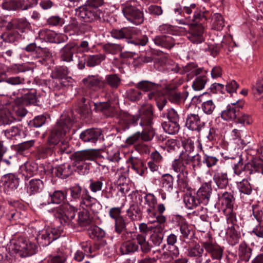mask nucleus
Returning <instances> with one entry per match:
<instances>
[{"mask_svg":"<svg viewBox=\"0 0 263 263\" xmlns=\"http://www.w3.org/2000/svg\"><path fill=\"white\" fill-rule=\"evenodd\" d=\"M60 212L58 214L59 220L62 224L74 228L77 224L86 226L93 221L92 217L87 209H83L78 213V219H74L77 208L68 203L64 202L59 206Z\"/></svg>","mask_w":263,"mask_h":263,"instance_id":"obj_1","label":"nucleus"},{"mask_svg":"<svg viewBox=\"0 0 263 263\" xmlns=\"http://www.w3.org/2000/svg\"><path fill=\"white\" fill-rule=\"evenodd\" d=\"M75 121L73 112H64L61 117L53 129L51 131L48 141L50 144L54 145L69 131Z\"/></svg>","mask_w":263,"mask_h":263,"instance_id":"obj_2","label":"nucleus"},{"mask_svg":"<svg viewBox=\"0 0 263 263\" xmlns=\"http://www.w3.org/2000/svg\"><path fill=\"white\" fill-rule=\"evenodd\" d=\"M141 118L140 124L143 127V130L140 133V138L144 141H151L154 136L155 133L151 127L153 119L152 106L149 104L142 105L139 109Z\"/></svg>","mask_w":263,"mask_h":263,"instance_id":"obj_3","label":"nucleus"},{"mask_svg":"<svg viewBox=\"0 0 263 263\" xmlns=\"http://www.w3.org/2000/svg\"><path fill=\"white\" fill-rule=\"evenodd\" d=\"M133 2L129 1L122 4V12L128 22L139 25L144 22V13L135 5L133 4Z\"/></svg>","mask_w":263,"mask_h":263,"instance_id":"obj_4","label":"nucleus"},{"mask_svg":"<svg viewBox=\"0 0 263 263\" xmlns=\"http://www.w3.org/2000/svg\"><path fill=\"white\" fill-rule=\"evenodd\" d=\"M172 167L174 172L178 174L177 183L180 189L183 192L189 191L190 187L189 185L187 167L178 158L173 161Z\"/></svg>","mask_w":263,"mask_h":263,"instance_id":"obj_5","label":"nucleus"},{"mask_svg":"<svg viewBox=\"0 0 263 263\" xmlns=\"http://www.w3.org/2000/svg\"><path fill=\"white\" fill-rule=\"evenodd\" d=\"M99 156V151L96 149H88L75 153L74 165L78 169L83 167L86 170L88 167L85 161H95Z\"/></svg>","mask_w":263,"mask_h":263,"instance_id":"obj_6","label":"nucleus"},{"mask_svg":"<svg viewBox=\"0 0 263 263\" xmlns=\"http://www.w3.org/2000/svg\"><path fill=\"white\" fill-rule=\"evenodd\" d=\"M185 71L190 72L187 76L191 74L196 76L192 84V87L195 90H201L204 87L208 79L206 73L202 68H197L193 64H189L186 66Z\"/></svg>","mask_w":263,"mask_h":263,"instance_id":"obj_7","label":"nucleus"},{"mask_svg":"<svg viewBox=\"0 0 263 263\" xmlns=\"http://www.w3.org/2000/svg\"><path fill=\"white\" fill-rule=\"evenodd\" d=\"M76 12V14L85 22L101 21L104 14L101 10L87 5L78 7Z\"/></svg>","mask_w":263,"mask_h":263,"instance_id":"obj_8","label":"nucleus"},{"mask_svg":"<svg viewBox=\"0 0 263 263\" xmlns=\"http://www.w3.org/2000/svg\"><path fill=\"white\" fill-rule=\"evenodd\" d=\"M49 171L46 170L43 164L37 165L35 162H26L20 167V170L23 175L26 177H30L36 174L39 171L41 175L49 174L52 172L53 168L51 166H47Z\"/></svg>","mask_w":263,"mask_h":263,"instance_id":"obj_9","label":"nucleus"},{"mask_svg":"<svg viewBox=\"0 0 263 263\" xmlns=\"http://www.w3.org/2000/svg\"><path fill=\"white\" fill-rule=\"evenodd\" d=\"M60 235V231L55 228L45 229L39 232L36 240L39 244L46 247L58 239Z\"/></svg>","mask_w":263,"mask_h":263,"instance_id":"obj_10","label":"nucleus"},{"mask_svg":"<svg viewBox=\"0 0 263 263\" xmlns=\"http://www.w3.org/2000/svg\"><path fill=\"white\" fill-rule=\"evenodd\" d=\"M189 28L187 35L189 40L194 44H199L204 41L203 33L204 27L201 23H189Z\"/></svg>","mask_w":263,"mask_h":263,"instance_id":"obj_11","label":"nucleus"},{"mask_svg":"<svg viewBox=\"0 0 263 263\" xmlns=\"http://www.w3.org/2000/svg\"><path fill=\"white\" fill-rule=\"evenodd\" d=\"M78 58V67L80 69H83L85 67L86 63L89 67H93L100 64L105 59V55L100 53L86 57L85 55L81 54V56L79 55Z\"/></svg>","mask_w":263,"mask_h":263,"instance_id":"obj_12","label":"nucleus"},{"mask_svg":"<svg viewBox=\"0 0 263 263\" xmlns=\"http://www.w3.org/2000/svg\"><path fill=\"white\" fill-rule=\"evenodd\" d=\"M117 118L118 120V123L124 130L128 129L130 125L137 124L139 120L138 116L123 111H120L117 114Z\"/></svg>","mask_w":263,"mask_h":263,"instance_id":"obj_13","label":"nucleus"},{"mask_svg":"<svg viewBox=\"0 0 263 263\" xmlns=\"http://www.w3.org/2000/svg\"><path fill=\"white\" fill-rule=\"evenodd\" d=\"M205 125V122L196 114H189L186 118L185 126L192 130L200 132Z\"/></svg>","mask_w":263,"mask_h":263,"instance_id":"obj_14","label":"nucleus"},{"mask_svg":"<svg viewBox=\"0 0 263 263\" xmlns=\"http://www.w3.org/2000/svg\"><path fill=\"white\" fill-rule=\"evenodd\" d=\"M243 105L242 102H237L228 105L227 108L221 112V118L226 121L236 120L239 110L242 107Z\"/></svg>","mask_w":263,"mask_h":263,"instance_id":"obj_15","label":"nucleus"},{"mask_svg":"<svg viewBox=\"0 0 263 263\" xmlns=\"http://www.w3.org/2000/svg\"><path fill=\"white\" fill-rule=\"evenodd\" d=\"M179 159L186 167L187 165L191 164L194 170L199 168L201 165V156L199 154L192 156L187 153L182 152L180 153Z\"/></svg>","mask_w":263,"mask_h":263,"instance_id":"obj_16","label":"nucleus"},{"mask_svg":"<svg viewBox=\"0 0 263 263\" xmlns=\"http://www.w3.org/2000/svg\"><path fill=\"white\" fill-rule=\"evenodd\" d=\"M2 182L5 192L9 193L18 187L19 179L13 174H8L3 177Z\"/></svg>","mask_w":263,"mask_h":263,"instance_id":"obj_17","label":"nucleus"},{"mask_svg":"<svg viewBox=\"0 0 263 263\" xmlns=\"http://www.w3.org/2000/svg\"><path fill=\"white\" fill-rule=\"evenodd\" d=\"M202 245L206 251L210 254L213 259L219 260L221 258L223 250L220 246L210 240L202 242Z\"/></svg>","mask_w":263,"mask_h":263,"instance_id":"obj_18","label":"nucleus"},{"mask_svg":"<svg viewBox=\"0 0 263 263\" xmlns=\"http://www.w3.org/2000/svg\"><path fill=\"white\" fill-rule=\"evenodd\" d=\"M101 135L100 129L98 128H89L84 130L80 134V138L84 142L96 143Z\"/></svg>","mask_w":263,"mask_h":263,"instance_id":"obj_19","label":"nucleus"},{"mask_svg":"<svg viewBox=\"0 0 263 263\" xmlns=\"http://www.w3.org/2000/svg\"><path fill=\"white\" fill-rule=\"evenodd\" d=\"M83 82L87 88L103 89L105 86V81L98 75H89L83 80Z\"/></svg>","mask_w":263,"mask_h":263,"instance_id":"obj_20","label":"nucleus"},{"mask_svg":"<svg viewBox=\"0 0 263 263\" xmlns=\"http://www.w3.org/2000/svg\"><path fill=\"white\" fill-rule=\"evenodd\" d=\"M153 41L156 45L167 49H171L175 44L174 39L170 35H157L153 39Z\"/></svg>","mask_w":263,"mask_h":263,"instance_id":"obj_21","label":"nucleus"},{"mask_svg":"<svg viewBox=\"0 0 263 263\" xmlns=\"http://www.w3.org/2000/svg\"><path fill=\"white\" fill-rule=\"evenodd\" d=\"M94 106L96 111L102 112L106 117H113L115 115V108L108 102L95 103Z\"/></svg>","mask_w":263,"mask_h":263,"instance_id":"obj_22","label":"nucleus"},{"mask_svg":"<svg viewBox=\"0 0 263 263\" xmlns=\"http://www.w3.org/2000/svg\"><path fill=\"white\" fill-rule=\"evenodd\" d=\"M76 50L74 43H69L63 47L60 51L61 61L65 62H70L73 61V55Z\"/></svg>","mask_w":263,"mask_h":263,"instance_id":"obj_23","label":"nucleus"},{"mask_svg":"<svg viewBox=\"0 0 263 263\" xmlns=\"http://www.w3.org/2000/svg\"><path fill=\"white\" fill-rule=\"evenodd\" d=\"M212 189L208 183L203 184L197 192V197L200 203L207 204L211 196Z\"/></svg>","mask_w":263,"mask_h":263,"instance_id":"obj_24","label":"nucleus"},{"mask_svg":"<svg viewBox=\"0 0 263 263\" xmlns=\"http://www.w3.org/2000/svg\"><path fill=\"white\" fill-rule=\"evenodd\" d=\"M3 82L5 83L2 85L1 90L3 92L7 93L11 89V87L8 84L12 85L23 84L25 83V79L20 76H14L9 78L6 77Z\"/></svg>","mask_w":263,"mask_h":263,"instance_id":"obj_25","label":"nucleus"},{"mask_svg":"<svg viewBox=\"0 0 263 263\" xmlns=\"http://www.w3.org/2000/svg\"><path fill=\"white\" fill-rule=\"evenodd\" d=\"M134 30L130 27H123L121 29H113L110 31L111 36L116 39H132Z\"/></svg>","mask_w":263,"mask_h":263,"instance_id":"obj_26","label":"nucleus"},{"mask_svg":"<svg viewBox=\"0 0 263 263\" xmlns=\"http://www.w3.org/2000/svg\"><path fill=\"white\" fill-rule=\"evenodd\" d=\"M247 172L249 175L255 173H263V161L259 159H254L246 163Z\"/></svg>","mask_w":263,"mask_h":263,"instance_id":"obj_27","label":"nucleus"},{"mask_svg":"<svg viewBox=\"0 0 263 263\" xmlns=\"http://www.w3.org/2000/svg\"><path fill=\"white\" fill-rule=\"evenodd\" d=\"M26 246L25 239L20 237L11 243L9 250L12 253L18 254L20 256L23 257L22 253H24Z\"/></svg>","mask_w":263,"mask_h":263,"instance_id":"obj_28","label":"nucleus"},{"mask_svg":"<svg viewBox=\"0 0 263 263\" xmlns=\"http://www.w3.org/2000/svg\"><path fill=\"white\" fill-rule=\"evenodd\" d=\"M14 121H20L12 111L7 108L0 109V123L4 125L12 123Z\"/></svg>","mask_w":263,"mask_h":263,"instance_id":"obj_29","label":"nucleus"},{"mask_svg":"<svg viewBox=\"0 0 263 263\" xmlns=\"http://www.w3.org/2000/svg\"><path fill=\"white\" fill-rule=\"evenodd\" d=\"M166 221V217L164 215H158L156 218L154 219H149V222L151 223H155L152 226V232L163 233L165 228V222Z\"/></svg>","mask_w":263,"mask_h":263,"instance_id":"obj_30","label":"nucleus"},{"mask_svg":"<svg viewBox=\"0 0 263 263\" xmlns=\"http://www.w3.org/2000/svg\"><path fill=\"white\" fill-rule=\"evenodd\" d=\"M55 174L60 178L64 179L71 175L73 170L71 165L68 163H64L57 166L55 168Z\"/></svg>","mask_w":263,"mask_h":263,"instance_id":"obj_31","label":"nucleus"},{"mask_svg":"<svg viewBox=\"0 0 263 263\" xmlns=\"http://www.w3.org/2000/svg\"><path fill=\"white\" fill-rule=\"evenodd\" d=\"M70 196L71 197V201L79 202L83 196L88 193L86 189L83 190L79 185H76L70 188Z\"/></svg>","mask_w":263,"mask_h":263,"instance_id":"obj_32","label":"nucleus"},{"mask_svg":"<svg viewBox=\"0 0 263 263\" xmlns=\"http://www.w3.org/2000/svg\"><path fill=\"white\" fill-rule=\"evenodd\" d=\"M44 188V183L40 179L31 180L27 187V192L29 195H34L42 191Z\"/></svg>","mask_w":263,"mask_h":263,"instance_id":"obj_33","label":"nucleus"},{"mask_svg":"<svg viewBox=\"0 0 263 263\" xmlns=\"http://www.w3.org/2000/svg\"><path fill=\"white\" fill-rule=\"evenodd\" d=\"M139 250L138 245L130 240L123 242L120 248V251L123 255L133 253Z\"/></svg>","mask_w":263,"mask_h":263,"instance_id":"obj_34","label":"nucleus"},{"mask_svg":"<svg viewBox=\"0 0 263 263\" xmlns=\"http://www.w3.org/2000/svg\"><path fill=\"white\" fill-rule=\"evenodd\" d=\"M213 180L219 189H225L228 185L229 180L226 173L215 172L213 176Z\"/></svg>","mask_w":263,"mask_h":263,"instance_id":"obj_35","label":"nucleus"},{"mask_svg":"<svg viewBox=\"0 0 263 263\" xmlns=\"http://www.w3.org/2000/svg\"><path fill=\"white\" fill-rule=\"evenodd\" d=\"M137 244L140 246L141 251L144 254L149 253L152 249V245L146 240L145 235H136Z\"/></svg>","mask_w":263,"mask_h":263,"instance_id":"obj_36","label":"nucleus"},{"mask_svg":"<svg viewBox=\"0 0 263 263\" xmlns=\"http://www.w3.org/2000/svg\"><path fill=\"white\" fill-rule=\"evenodd\" d=\"M68 73V69L66 66H57L52 70L51 77L52 79L66 80Z\"/></svg>","mask_w":263,"mask_h":263,"instance_id":"obj_37","label":"nucleus"},{"mask_svg":"<svg viewBox=\"0 0 263 263\" xmlns=\"http://www.w3.org/2000/svg\"><path fill=\"white\" fill-rule=\"evenodd\" d=\"M22 2L21 0H3L2 7L7 11H16L22 9Z\"/></svg>","mask_w":263,"mask_h":263,"instance_id":"obj_38","label":"nucleus"},{"mask_svg":"<svg viewBox=\"0 0 263 263\" xmlns=\"http://www.w3.org/2000/svg\"><path fill=\"white\" fill-rule=\"evenodd\" d=\"M219 199L222 204L226 206V209L233 208L234 198L233 195L228 192H224L218 194Z\"/></svg>","mask_w":263,"mask_h":263,"instance_id":"obj_39","label":"nucleus"},{"mask_svg":"<svg viewBox=\"0 0 263 263\" xmlns=\"http://www.w3.org/2000/svg\"><path fill=\"white\" fill-rule=\"evenodd\" d=\"M183 201L189 209H193L200 203L197 197L193 195L191 193H186L184 195Z\"/></svg>","mask_w":263,"mask_h":263,"instance_id":"obj_40","label":"nucleus"},{"mask_svg":"<svg viewBox=\"0 0 263 263\" xmlns=\"http://www.w3.org/2000/svg\"><path fill=\"white\" fill-rule=\"evenodd\" d=\"M66 197V193L64 191L57 190L52 194L49 195L50 201H48L47 204L50 203L55 204H61L63 203Z\"/></svg>","mask_w":263,"mask_h":263,"instance_id":"obj_41","label":"nucleus"},{"mask_svg":"<svg viewBox=\"0 0 263 263\" xmlns=\"http://www.w3.org/2000/svg\"><path fill=\"white\" fill-rule=\"evenodd\" d=\"M121 78L117 74H108L105 77V84H107L113 89L118 88L121 84Z\"/></svg>","mask_w":263,"mask_h":263,"instance_id":"obj_42","label":"nucleus"},{"mask_svg":"<svg viewBox=\"0 0 263 263\" xmlns=\"http://www.w3.org/2000/svg\"><path fill=\"white\" fill-rule=\"evenodd\" d=\"M161 182L164 191L171 193L173 190L174 178L172 175L168 174L163 175Z\"/></svg>","mask_w":263,"mask_h":263,"instance_id":"obj_43","label":"nucleus"},{"mask_svg":"<svg viewBox=\"0 0 263 263\" xmlns=\"http://www.w3.org/2000/svg\"><path fill=\"white\" fill-rule=\"evenodd\" d=\"M162 126L165 132L170 135L176 134L180 129L178 123L173 121L164 122Z\"/></svg>","mask_w":263,"mask_h":263,"instance_id":"obj_44","label":"nucleus"},{"mask_svg":"<svg viewBox=\"0 0 263 263\" xmlns=\"http://www.w3.org/2000/svg\"><path fill=\"white\" fill-rule=\"evenodd\" d=\"M46 37L51 43H60L65 42L67 40L66 35L61 33H57L54 31H49L46 33Z\"/></svg>","mask_w":263,"mask_h":263,"instance_id":"obj_45","label":"nucleus"},{"mask_svg":"<svg viewBox=\"0 0 263 263\" xmlns=\"http://www.w3.org/2000/svg\"><path fill=\"white\" fill-rule=\"evenodd\" d=\"M159 62L166 66V68L168 71H171L175 73L178 72L179 71L180 68L178 64L166 57L161 58L159 60Z\"/></svg>","mask_w":263,"mask_h":263,"instance_id":"obj_46","label":"nucleus"},{"mask_svg":"<svg viewBox=\"0 0 263 263\" xmlns=\"http://www.w3.org/2000/svg\"><path fill=\"white\" fill-rule=\"evenodd\" d=\"M36 101V91L35 90H31L22 97V103L24 105L34 104Z\"/></svg>","mask_w":263,"mask_h":263,"instance_id":"obj_47","label":"nucleus"},{"mask_svg":"<svg viewBox=\"0 0 263 263\" xmlns=\"http://www.w3.org/2000/svg\"><path fill=\"white\" fill-rule=\"evenodd\" d=\"M136 88L144 91H156L158 85L148 81H142L136 85Z\"/></svg>","mask_w":263,"mask_h":263,"instance_id":"obj_48","label":"nucleus"},{"mask_svg":"<svg viewBox=\"0 0 263 263\" xmlns=\"http://www.w3.org/2000/svg\"><path fill=\"white\" fill-rule=\"evenodd\" d=\"M238 253L239 258L249 260L251 256L252 250L245 242H242L239 245Z\"/></svg>","mask_w":263,"mask_h":263,"instance_id":"obj_49","label":"nucleus"},{"mask_svg":"<svg viewBox=\"0 0 263 263\" xmlns=\"http://www.w3.org/2000/svg\"><path fill=\"white\" fill-rule=\"evenodd\" d=\"M212 28L217 30H221L224 26V21L220 13H215L212 16Z\"/></svg>","mask_w":263,"mask_h":263,"instance_id":"obj_50","label":"nucleus"},{"mask_svg":"<svg viewBox=\"0 0 263 263\" xmlns=\"http://www.w3.org/2000/svg\"><path fill=\"white\" fill-rule=\"evenodd\" d=\"M203 247H201L199 244H196L194 246L189 248L187 249V255L191 257H198L200 258L203 252ZM198 263H201V260L200 258L198 259L197 261Z\"/></svg>","mask_w":263,"mask_h":263,"instance_id":"obj_51","label":"nucleus"},{"mask_svg":"<svg viewBox=\"0 0 263 263\" xmlns=\"http://www.w3.org/2000/svg\"><path fill=\"white\" fill-rule=\"evenodd\" d=\"M99 89L98 88H87L83 93L84 96L82 99L83 102H85L86 100L88 99H96L98 98L100 96Z\"/></svg>","mask_w":263,"mask_h":263,"instance_id":"obj_52","label":"nucleus"},{"mask_svg":"<svg viewBox=\"0 0 263 263\" xmlns=\"http://www.w3.org/2000/svg\"><path fill=\"white\" fill-rule=\"evenodd\" d=\"M177 242V236L174 234H171L167 237V243L170 245L169 251L172 252V254L174 256H177L179 254V250L177 247L175 246V243Z\"/></svg>","mask_w":263,"mask_h":263,"instance_id":"obj_53","label":"nucleus"},{"mask_svg":"<svg viewBox=\"0 0 263 263\" xmlns=\"http://www.w3.org/2000/svg\"><path fill=\"white\" fill-rule=\"evenodd\" d=\"M122 46L118 44L108 43L103 46L104 50L108 53L115 54L122 50Z\"/></svg>","mask_w":263,"mask_h":263,"instance_id":"obj_54","label":"nucleus"},{"mask_svg":"<svg viewBox=\"0 0 263 263\" xmlns=\"http://www.w3.org/2000/svg\"><path fill=\"white\" fill-rule=\"evenodd\" d=\"M239 85L238 83L234 80H231L227 83V84L224 86L222 84L218 83L216 84V89H226L229 93H233L236 92L237 89L238 88Z\"/></svg>","mask_w":263,"mask_h":263,"instance_id":"obj_55","label":"nucleus"},{"mask_svg":"<svg viewBox=\"0 0 263 263\" xmlns=\"http://www.w3.org/2000/svg\"><path fill=\"white\" fill-rule=\"evenodd\" d=\"M68 84L67 80L52 79L49 81V87L54 90H61Z\"/></svg>","mask_w":263,"mask_h":263,"instance_id":"obj_56","label":"nucleus"},{"mask_svg":"<svg viewBox=\"0 0 263 263\" xmlns=\"http://www.w3.org/2000/svg\"><path fill=\"white\" fill-rule=\"evenodd\" d=\"M22 131V126L21 125H17L13 126L10 128L4 130L5 135L9 139L12 138L14 137L20 136Z\"/></svg>","mask_w":263,"mask_h":263,"instance_id":"obj_57","label":"nucleus"},{"mask_svg":"<svg viewBox=\"0 0 263 263\" xmlns=\"http://www.w3.org/2000/svg\"><path fill=\"white\" fill-rule=\"evenodd\" d=\"M237 186L239 192L241 193L250 195L252 193V186L247 179H243L241 181L238 182Z\"/></svg>","mask_w":263,"mask_h":263,"instance_id":"obj_58","label":"nucleus"},{"mask_svg":"<svg viewBox=\"0 0 263 263\" xmlns=\"http://www.w3.org/2000/svg\"><path fill=\"white\" fill-rule=\"evenodd\" d=\"M15 29H17L21 32H24L26 29H29L30 23L26 18H16L14 19Z\"/></svg>","mask_w":263,"mask_h":263,"instance_id":"obj_59","label":"nucleus"},{"mask_svg":"<svg viewBox=\"0 0 263 263\" xmlns=\"http://www.w3.org/2000/svg\"><path fill=\"white\" fill-rule=\"evenodd\" d=\"M26 246L25 247L24 252L22 253L23 257L32 255L35 254L37 249V246L33 242L25 240Z\"/></svg>","mask_w":263,"mask_h":263,"instance_id":"obj_60","label":"nucleus"},{"mask_svg":"<svg viewBox=\"0 0 263 263\" xmlns=\"http://www.w3.org/2000/svg\"><path fill=\"white\" fill-rule=\"evenodd\" d=\"M94 202L95 199L90 196L88 192L79 203L80 206L83 209H85V208H91Z\"/></svg>","mask_w":263,"mask_h":263,"instance_id":"obj_61","label":"nucleus"},{"mask_svg":"<svg viewBox=\"0 0 263 263\" xmlns=\"http://www.w3.org/2000/svg\"><path fill=\"white\" fill-rule=\"evenodd\" d=\"M238 116H237L236 119V123H240L243 125L247 124L249 125L252 123V118L250 115L241 112L239 110Z\"/></svg>","mask_w":263,"mask_h":263,"instance_id":"obj_62","label":"nucleus"},{"mask_svg":"<svg viewBox=\"0 0 263 263\" xmlns=\"http://www.w3.org/2000/svg\"><path fill=\"white\" fill-rule=\"evenodd\" d=\"M53 146L54 147V153L62 154L65 152L68 153L66 152L69 147V143L67 141L60 140Z\"/></svg>","mask_w":263,"mask_h":263,"instance_id":"obj_63","label":"nucleus"},{"mask_svg":"<svg viewBox=\"0 0 263 263\" xmlns=\"http://www.w3.org/2000/svg\"><path fill=\"white\" fill-rule=\"evenodd\" d=\"M164 235L163 233L152 232L149 240L154 246H159L162 242Z\"/></svg>","mask_w":263,"mask_h":263,"instance_id":"obj_64","label":"nucleus"}]
</instances>
